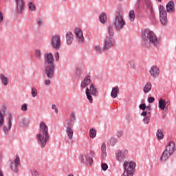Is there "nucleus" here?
<instances>
[{
  "label": "nucleus",
  "instance_id": "864d4df0",
  "mask_svg": "<svg viewBox=\"0 0 176 176\" xmlns=\"http://www.w3.org/2000/svg\"><path fill=\"white\" fill-rule=\"evenodd\" d=\"M165 104H166V106L168 107V106L170 105V102L169 100L168 101H165Z\"/></svg>",
  "mask_w": 176,
  "mask_h": 176
},
{
  "label": "nucleus",
  "instance_id": "8fccbe9b",
  "mask_svg": "<svg viewBox=\"0 0 176 176\" xmlns=\"http://www.w3.org/2000/svg\"><path fill=\"white\" fill-rule=\"evenodd\" d=\"M32 176H38V171L35 170H33L32 171Z\"/></svg>",
  "mask_w": 176,
  "mask_h": 176
},
{
  "label": "nucleus",
  "instance_id": "a19ab883",
  "mask_svg": "<svg viewBox=\"0 0 176 176\" xmlns=\"http://www.w3.org/2000/svg\"><path fill=\"white\" fill-rule=\"evenodd\" d=\"M149 120H150L149 116H146V117H144V119H143V122H144V123L145 124H148V123H149Z\"/></svg>",
  "mask_w": 176,
  "mask_h": 176
},
{
  "label": "nucleus",
  "instance_id": "dca6fc26",
  "mask_svg": "<svg viewBox=\"0 0 176 176\" xmlns=\"http://www.w3.org/2000/svg\"><path fill=\"white\" fill-rule=\"evenodd\" d=\"M74 34L78 43H83L85 41V37H83V32L79 28H76L74 29Z\"/></svg>",
  "mask_w": 176,
  "mask_h": 176
},
{
  "label": "nucleus",
  "instance_id": "a18cd8bd",
  "mask_svg": "<svg viewBox=\"0 0 176 176\" xmlns=\"http://www.w3.org/2000/svg\"><path fill=\"white\" fill-rule=\"evenodd\" d=\"M52 108L55 110L56 113H58V109H57V106H56V104H52Z\"/></svg>",
  "mask_w": 176,
  "mask_h": 176
},
{
  "label": "nucleus",
  "instance_id": "79ce46f5",
  "mask_svg": "<svg viewBox=\"0 0 176 176\" xmlns=\"http://www.w3.org/2000/svg\"><path fill=\"white\" fill-rule=\"evenodd\" d=\"M148 102H149V104H153V102H155V98L154 97H148Z\"/></svg>",
  "mask_w": 176,
  "mask_h": 176
},
{
  "label": "nucleus",
  "instance_id": "58836bf2",
  "mask_svg": "<svg viewBox=\"0 0 176 176\" xmlns=\"http://www.w3.org/2000/svg\"><path fill=\"white\" fill-rule=\"evenodd\" d=\"M21 123L23 126H28V120L25 118H23Z\"/></svg>",
  "mask_w": 176,
  "mask_h": 176
},
{
  "label": "nucleus",
  "instance_id": "412c9836",
  "mask_svg": "<svg viewBox=\"0 0 176 176\" xmlns=\"http://www.w3.org/2000/svg\"><path fill=\"white\" fill-rule=\"evenodd\" d=\"M54 57L52 53H47L45 56V64L46 65H51V64H54L53 62Z\"/></svg>",
  "mask_w": 176,
  "mask_h": 176
},
{
  "label": "nucleus",
  "instance_id": "c03bdc74",
  "mask_svg": "<svg viewBox=\"0 0 176 176\" xmlns=\"http://www.w3.org/2000/svg\"><path fill=\"white\" fill-rule=\"evenodd\" d=\"M37 24H38V25H39V27H41V25H42V24H43V20H42V19H41V18H38Z\"/></svg>",
  "mask_w": 176,
  "mask_h": 176
},
{
  "label": "nucleus",
  "instance_id": "603ef678",
  "mask_svg": "<svg viewBox=\"0 0 176 176\" xmlns=\"http://www.w3.org/2000/svg\"><path fill=\"white\" fill-rule=\"evenodd\" d=\"M3 20V14L0 12V23Z\"/></svg>",
  "mask_w": 176,
  "mask_h": 176
},
{
  "label": "nucleus",
  "instance_id": "4c0bfd02",
  "mask_svg": "<svg viewBox=\"0 0 176 176\" xmlns=\"http://www.w3.org/2000/svg\"><path fill=\"white\" fill-rule=\"evenodd\" d=\"M151 116V111H147L146 110L143 111L141 113V116H145L146 117V116Z\"/></svg>",
  "mask_w": 176,
  "mask_h": 176
},
{
  "label": "nucleus",
  "instance_id": "4be33fe9",
  "mask_svg": "<svg viewBox=\"0 0 176 176\" xmlns=\"http://www.w3.org/2000/svg\"><path fill=\"white\" fill-rule=\"evenodd\" d=\"M73 41H74V34L71 32H67L66 34L67 44L69 46L70 45H72Z\"/></svg>",
  "mask_w": 176,
  "mask_h": 176
},
{
  "label": "nucleus",
  "instance_id": "5701e85b",
  "mask_svg": "<svg viewBox=\"0 0 176 176\" xmlns=\"http://www.w3.org/2000/svg\"><path fill=\"white\" fill-rule=\"evenodd\" d=\"M119 94V86L116 85L112 88L111 92V98H116L118 97V94Z\"/></svg>",
  "mask_w": 176,
  "mask_h": 176
},
{
  "label": "nucleus",
  "instance_id": "9d476101",
  "mask_svg": "<svg viewBox=\"0 0 176 176\" xmlns=\"http://www.w3.org/2000/svg\"><path fill=\"white\" fill-rule=\"evenodd\" d=\"M95 153L91 151L89 153H85L81 155V162L84 164L91 166L93 164V157H94Z\"/></svg>",
  "mask_w": 176,
  "mask_h": 176
},
{
  "label": "nucleus",
  "instance_id": "cd10ccee",
  "mask_svg": "<svg viewBox=\"0 0 176 176\" xmlns=\"http://www.w3.org/2000/svg\"><path fill=\"white\" fill-rule=\"evenodd\" d=\"M156 135L157 140H163L164 138V133H163V131L161 129H157Z\"/></svg>",
  "mask_w": 176,
  "mask_h": 176
},
{
  "label": "nucleus",
  "instance_id": "423d86ee",
  "mask_svg": "<svg viewBox=\"0 0 176 176\" xmlns=\"http://www.w3.org/2000/svg\"><path fill=\"white\" fill-rule=\"evenodd\" d=\"M108 32L109 36L104 39L103 50H108V49H111V47L115 46V38H113L115 32H113V28L109 27L108 29Z\"/></svg>",
  "mask_w": 176,
  "mask_h": 176
},
{
  "label": "nucleus",
  "instance_id": "a878e982",
  "mask_svg": "<svg viewBox=\"0 0 176 176\" xmlns=\"http://www.w3.org/2000/svg\"><path fill=\"white\" fill-rule=\"evenodd\" d=\"M99 21L102 23V24H105V23H107V14L105 12L100 14L99 16Z\"/></svg>",
  "mask_w": 176,
  "mask_h": 176
},
{
  "label": "nucleus",
  "instance_id": "20e7f679",
  "mask_svg": "<svg viewBox=\"0 0 176 176\" xmlns=\"http://www.w3.org/2000/svg\"><path fill=\"white\" fill-rule=\"evenodd\" d=\"M175 143L173 141L170 142L166 146V149L163 151L160 157V162L164 163L166 162L171 156H173L174 152H175Z\"/></svg>",
  "mask_w": 176,
  "mask_h": 176
},
{
  "label": "nucleus",
  "instance_id": "9b49d317",
  "mask_svg": "<svg viewBox=\"0 0 176 176\" xmlns=\"http://www.w3.org/2000/svg\"><path fill=\"white\" fill-rule=\"evenodd\" d=\"M51 45L56 50H58L61 47V37H60V35L55 34L52 36Z\"/></svg>",
  "mask_w": 176,
  "mask_h": 176
},
{
  "label": "nucleus",
  "instance_id": "c756f323",
  "mask_svg": "<svg viewBox=\"0 0 176 176\" xmlns=\"http://www.w3.org/2000/svg\"><path fill=\"white\" fill-rule=\"evenodd\" d=\"M129 16L130 21H134V20H135V13L134 10H131L129 11Z\"/></svg>",
  "mask_w": 176,
  "mask_h": 176
},
{
  "label": "nucleus",
  "instance_id": "09e8293b",
  "mask_svg": "<svg viewBox=\"0 0 176 176\" xmlns=\"http://www.w3.org/2000/svg\"><path fill=\"white\" fill-rule=\"evenodd\" d=\"M55 60H56V61H58V60H60V56H59V55H58V52H56V53L55 54Z\"/></svg>",
  "mask_w": 176,
  "mask_h": 176
},
{
  "label": "nucleus",
  "instance_id": "2f4dec72",
  "mask_svg": "<svg viewBox=\"0 0 176 176\" xmlns=\"http://www.w3.org/2000/svg\"><path fill=\"white\" fill-rule=\"evenodd\" d=\"M75 120H76V118H75V113L72 111L70 115V122L69 121V123H72L74 126Z\"/></svg>",
  "mask_w": 176,
  "mask_h": 176
},
{
  "label": "nucleus",
  "instance_id": "a211bd4d",
  "mask_svg": "<svg viewBox=\"0 0 176 176\" xmlns=\"http://www.w3.org/2000/svg\"><path fill=\"white\" fill-rule=\"evenodd\" d=\"M19 167H20V157L16 155L14 161V166L13 165H11V169L12 171H14V173H17V171H19Z\"/></svg>",
  "mask_w": 176,
  "mask_h": 176
},
{
  "label": "nucleus",
  "instance_id": "e433bc0d",
  "mask_svg": "<svg viewBox=\"0 0 176 176\" xmlns=\"http://www.w3.org/2000/svg\"><path fill=\"white\" fill-rule=\"evenodd\" d=\"M28 8L30 9V10H35L36 7H35V4H34L32 2H30V4L28 5Z\"/></svg>",
  "mask_w": 176,
  "mask_h": 176
},
{
  "label": "nucleus",
  "instance_id": "f03ea898",
  "mask_svg": "<svg viewBox=\"0 0 176 176\" xmlns=\"http://www.w3.org/2000/svg\"><path fill=\"white\" fill-rule=\"evenodd\" d=\"M160 21L162 25H167L168 20L167 19V12L171 13L175 12V3L174 1L171 0L166 3V10L164 6H159Z\"/></svg>",
  "mask_w": 176,
  "mask_h": 176
},
{
  "label": "nucleus",
  "instance_id": "5fc2aeb1",
  "mask_svg": "<svg viewBox=\"0 0 176 176\" xmlns=\"http://www.w3.org/2000/svg\"><path fill=\"white\" fill-rule=\"evenodd\" d=\"M0 176H3V173H2V171L0 170Z\"/></svg>",
  "mask_w": 176,
  "mask_h": 176
},
{
  "label": "nucleus",
  "instance_id": "37998d69",
  "mask_svg": "<svg viewBox=\"0 0 176 176\" xmlns=\"http://www.w3.org/2000/svg\"><path fill=\"white\" fill-rule=\"evenodd\" d=\"M27 109H28V105H27V104L24 103V104L21 106V111H27Z\"/></svg>",
  "mask_w": 176,
  "mask_h": 176
},
{
  "label": "nucleus",
  "instance_id": "f3484780",
  "mask_svg": "<svg viewBox=\"0 0 176 176\" xmlns=\"http://www.w3.org/2000/svg\"><path fill=\"white\" fill-rule=\"evenodd\" d=\"M149 73L153 78H157L160 74V70L156 65H153L150 68Z\"/></svg>",
  "mask_w": 176,
  "mask_h": 176
},
{
  "label": "nucleus",
  "instance_id": "b1692460",
  "mask_svg": "<svg viewBox=\"0 0 176 176\" xmlns=\"http://www.w3.org/2000/svg\"><path fill=\"white\" fill-rule=\"evenodd\" d=\"M0 80H1V83L3 85V86L9 85V78L4 76L3 74H0Z\"/></svg>",
  "mask_w": 176,
  "mask_h": 176
},
{
  "label": "nucleus",
  "instance_id": "0eeeda50",
  "mask_svg": "<svg viewBox=\"0 0 176 176\" xmlns=\"http://www.w3.org/2000/svg\"><path fill=\"white\" fill-rule=\"evenodd\" d=\"M124 173L122 176H133L135 173V162L124 161L123 164Z\"/></svg>",
  "mask_w": 176,
  "mask_h": 176
},
{
  "label": "nucleus",
  "instance_id": "3c124183",
  "mask_svg": "<svg viewBox=\"0 0 176 176\" xmlns=\"http://www.w3.org/2000/svg\"><path fill=\"white\" fill-rule=\"evenodd\" d=\"M129 64H130V65H131V67L133 69H134L135 68V65L134 64V63L130 61V62H129Z\"/></svg>",
  "mask_w": 176,
  "mask_h": 176
},
{
  "label": "nucleus",
  "instance_id": "6ab92c4d",
  "mask_svg": "<svg viewBox=\"0 0 176 176\" xmlns=\"http://www.w3.org/2000/svg\"><path fill=\"white\" fill-rule=\"evenodd\" d=\"M158 107L163 112L166 113L168 111V106L166 105V101L162 98L159 100Z\"/></svg>",
  "mask_w": 176,
  "mask_h": 176
},
{
  "label": "nucleus",
  "instance_id": "7c9ffc66",
  "mask_svg": "<svg viewBox=\"0 0 176 176\" xmlns=\"http://www.w3.org/2000/svg\"><path fill=\"white\" fill-rule=\"evenodd\" d=\"M96 135H97V131L94 129H91L89 130V137L90 138H96Z\"/></svg>",
  "mask_w": 176,
  "mask_h": 176
},
{
  "label": "nucleus",
  "instance_id": "ddd939ff",
  "mask_svg": "<svg viewBox=\"0 0 176 176\" xmlns=\"http://www.w3.org/2000/svg\"><path fill=\"white\" fill-rule=\"evenodd\" d=\"M126 157H127V150H124V151H122V150H118L116 152V158L118 162L123 163V162L126 160Z\"/></svg>",
  "mask_w": 176,
  "mask_h": 176
},
{
  "label": "nucleus",
  "instance_id": "bb28decb",
  "mask_svg": "<svg viewBox=\"0 0 176 176\" xmlns=\"http://www.w3.org/2000/svg\"><path fill=\"white\" fill-rule=\"evenodd\" d=\"M140 109L142 111H147V112H151V106H146V104L142 103L139 105Z\"/></svg>",
  "mask_w": 176,
  "mask_h": 176
},
{
  "label": "nucleus",
  "instance_id": "f8f14e48",
  "mask_svg": "<svg viewBox=\"0 0 176 176\" xmlns=\"http://www.w3.org/2000/svg\"><path fill=\"white\" fill-rule=\"evenodd\" d=\"M65 127L66 128V133L67 134L69 140H72L74 137V131L72 130V127H74V124L69 122V120H66L65 122Z\"/></svg>",
  "mask_w": 176,
  "mask_h": 176
},
{
  "label": "nucleus",
  "instance_id": "f257e3e1",
  "mask_svg": "<svg viewBox=\"0 0 176 176\" xmlns=\"http://www.w3.org/2000/svg\"><path fill=\"white\" fill-rule=\"evenodd\" d=\"M142 45L145 47H149V46H159V41L157 40V36L155 34V32L149 30V29H146L143 30L142 34Z\"/></svg>",
  "mask_w": 176,
  "mask_h": 176
},
{
  "label": "nucleus",
  "instance_id": "4d7b16f0",
  "mask_svg": "<svg viewBox=\"0 0 176 176\" xmlns=\"http://www.w3.org/2000/svg\"><path fill=\"white\" fill-rule=\"evenodd\" d=\"M158 1V2H162V0H157Z\"/></svg>",
  "mask_w": 176,
  "mask_h": 176
},
{
  "label": "nucleus",
  "instance_id": "aec40b11",
  "mask_svg": "<svg viewBox=\"0 0 176 176\" xmlns=\"http://www.w3.org/2000/svg\"><path fill=\"white\" fill-rule=\"evenodd\" d=\"M91 83V79L90 78V75H87L85 77L84 80L81 82L80 87L85 89L87 86H89Z\"/></svg>",
  "mask_w": 176,
  "mask_h": 176
},
{
  "label": "nucleus",
  "instance_id": "473e14b6",
  "mask_svg": "<svg viewBox=\"0 0 176 176\" xmlns=\"http://www.w3.org/2000/svg\"><path fill=\"white\" fill-rule=\"evenodd\" d=\"M95 50H96V53H98V54H101V53H102V51L106 50H104V48L103 49L101 48V46H100V45H96Z\"/></svg>",
  "mask_w": 176,
  "mask_h": 176
},
{
  "label": "nucleus",
  "instance_id": "393cba45",
  "mask_svg": "<svg viewBox=\"0 0 176 176\" xmlns=\"http://www.w3.org/2000/svg\"><path fill=\"white\" fill-rule=\"evenodd\" d=\"M152 90V83L151 82H146V84L144 85V87L143 89L144 93L146 94V93H149Z\"/></svg>",
  "mask_w": 176,
  "mask_h": 176
},
{
  "label": "nucleus",
  "instance_id": "7ed1b4c3",
  "mask_svg": "<svg viewBox=\"0 0 176 176\" xmlns=\"http://www.w3.org/2000/svg\"><path fill=\"white\" fill-rule=\"evenodd\" d=\"M38 144L41 145V148H45L50 135H49V127L43 122H40V133L36 135Z\"/></svg>",
  "mask_w": 176,
  "mask_h": 176
},
{
  "label": "nucleus",
  "instance_id": "49530a36",
  "mask_svg": "<svg viewBox=\"0 0 176 176\" xmlns=\"http://www.w3.org/2000/svg\"><path fill=\"white\" fill-rule=\"evenodd\" d=\"M44 82H45V85H46V86H49V85H50L51 83V81L50 80L47 79V80H45Z\"/></svg>",
  "mask_w": 176,
  "mask_h": 176
},
{
  "label": "nucleus",
  "instance_id": "de8ad7c7",
  "mask_svg": "<svg viewBox=\"0 0 176 176\" xmlns=\"http://www.w3.org/2000/svg\"><path fill=\"white\" fill-rule=\"evenodd\" d=\"M123 135V132L122 131H118L117 133V137H122Z\"/></svg>",
  "mask_w": 176,
  "mask_h": 176
},
{
  "label": "nucleus",
  "instance_id": "ea45409f",
  "mask_svg": "<svg viewBox=\"0 0 176 176\" xmlns=\"http://www.w3.org/2000/svg\"><path fill=\"white\" fill-rule=\"evenodd\" d=\"M101 168L103 171H107V170H108V164L102 163L101 165Z\"/></svg>",
  "mask_w": 176,
  "mask_h": 176
},
{
  "label": "nucleus",
  "instance_id": "6e6552de",
  "mask_svg": "<svg viewBox=\"0 0 176 176\" xmlns=\"http://www.w3.org/2000/svg\"><path fill=\"white\" fill-rule=\"evenodd\" d=\"M124 25H126V21L123 19V16L120 14V12H116L115 14L113 26L116 31H120L123 30Z\"/></svg>",
  "mask_w": 176,
  "mask_h": 176
},
{
  "label": "nucleus",
  "instance_id": "f704fd0d",
  "mask_svg": "<svg viewBox=\"0 0 176 176\" xmlns=\"http://www.w3.org/2000/svg\"><path fill=\"white\" fill-rule=\"evenodd\" d=\"M31 94L33 98H35L36 97V96H38V90L36 89V88L34 87L32 88Z\"/></svg>",
  "mask_w": 176,
  "mask_h": 176
},
{
  "label": "nucleus",
  "instance_id": "c9c22d12",
  "mask_svg": "<svg viewBox=\"0 0 176 176\" xmlns=\"http://www.w3.org/2000/svg\"><path fill=\"white\" fill-rule=\"evenodd\" d=\"M36 57L41 59L42 57V52L39 50H36L35 52Z\"/></svg>",
  "mask_w": 176,
  "mask_h": 176
},
{
  "label": "nucleus",
  "instance_id": "4468645a",
  "mask_svg": "<svg viewBox=\"0 0 176 176\" xmlns=\"http://www.w3.org/2000/svg\"><path fill=\"white\" fill-rule=\"evenodd\" d=\"M45 73L49 79L54 78V64L46 65Z\"/></svg>",
  "mask_w": 176,
  "mask_h": 176
},
{
  "label": "nucleus",
  "instance_id": "39448f33",
  "mask_svg": "<svg viewBox=\"0 0 176 176\" xmlns=\"http://www.w3.org/2000/svg\"><path fill=\"white\" fill-rule=\"evenodd\" d=\"M143 2V8L146 10L150 11V20L153 24H156L157 20H156V16H155V11L153 10V7L152 6V3L151 0H138V5H141Z\"/></svg>",
  "mask_w": 176,
  "mask_h": 176
},
{
  "label": "nucleus",
  "instance_id": "6e6d98bb",
  "mask_svg": "<svg viewBox=\"0 0 176 176\" xmlns=\"http://www.w3.org/2000/svg\"><path fill=\"white\" fill-rule=\"evenodd\" d=\"M67 176H74V175L72 174V173H70V174H69Z\"/></svg>",
  "mask_w": 176,
  "mask_h": 176
},
{
  "label": "nucleus",
  "instance_id": "72a5a7b5",
  "mask_svg": "<svg viewBox=\"0 0 176 176\" xmlns=\"http://www.w3.org/2000/svg\"><path fill=\"white\" fill-rule=\"evenodd\" d=\"M117 142H118V139H116L115 138H111L110 140L109 141V144L111 146H115Z\"/></svg>",
  "mask_w": 176,
  "mask_h": 176
},
{
  "label": "nucleus",
  "instance_id": "2eb2a0df",
  "mask_svg": "<svg viewBox=\"0 0 176 176\" xmlns=\"http://www.w3.org/2000/svg\"><path fill=\"white\" fill-rule=\"evenodd\" d=\"M16 5V13H19V14H21L23 12H24V9H25V3L24 2V0H14Z\"/></svg>",
  "mask_w": 176,
  "mask_h": 176
},
{
  "label": "nucleus",
  "instance_id": "c85d7f7f",
  "mask_svg": "<svg viewBox=\"0 0 176 176\" xmlns=\"http://www.w3.org/2000/svg\"><path fill=\"white\" fill-rule=\"evenodd\" d=\"M101 152L102 153V157H107V146L105 145V143L102 144Z\"/></svg>",
  "mask_w": 176,
  "mask_h": 176
},
{
  "label": "nucleus",
  "instance_id": "1a4fd4ad",
  "mask_svg": "<svg viewBox=\"0 0 176 176\" xmlns=\"http://www.w3.org/2000/svg\"><path fill=\"white\" fill-rule=\"evenodd\" d=\"M85 94L90 104H93V97L91 96V95L97 97V87H96V85L94 84H91L89 89V87H87Z\"/></svg>",
  "mask_w": 176,
  "mask_h": 176
}]
</instances>
